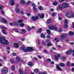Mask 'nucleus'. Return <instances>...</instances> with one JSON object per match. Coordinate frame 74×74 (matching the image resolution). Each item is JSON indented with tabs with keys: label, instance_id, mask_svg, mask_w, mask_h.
I'll list each match as a JSON object with an SVG mask.
<instances>
[{
	"label": "nucleus",
	"instance_id": "f257e3e1",
	"mask_svg": "<svg viewBox=\"0 0 74 74\" xmlns=\"http://www.w3.org/2000/svg\"><path fill=\"white\" fill-rule=\"evenodd\" d=\"M5 37L0 36V42L2 44H6L7 45L9 44V42L6 40H5Z\"/></svg>",
	"mask_w": 74,
	"mask_h": 74
},
{
	"label": "nucleus",
	"instance_id": "f03ea898",
	"mask_svg": "<svg viewBox=\"0 0 74 74\" xmlns=\"http://www.w3.org/2000/svg\"><path fill=\"white\" fill-rule=\"evenodd\" d=\"M66 16L69 18H72L74 16V13L73 12H69L67 13Z\"/></svg>",
	"mask_w": 74,
	"mask_h": 74
},
{
	"label": "nucleus",
	"instance_id": "7ed1b4c3",
	"mask_svg": "<svg viewBox=\"0 0 74 74\" xmlns=\"http://www.w3.org/2000/svg\"><path fill=\"white\" fill-rule=\"evenodd\" d=\"M67 34L64 33L62 35L60 36V39L64 40V39L65 38H66V37H67Z\"/></svg>",
	"mask_w": 74,
	"mask_h": 74
},
{
	"label": "nucleus",
	"instance_id": "20e7f679",
	"mask_svg": "<svg viewBox=\"0 0 74 74\" xmlns=\"http://www.w3.org/2000/svg\"><path fill=\"white\" fill-rule=\"evenodd\" d=\"M2 73L3 74H5V73H7L8 72V69L6 67H4L3 68L1 71Z\"/></svg>",
	"mask_w": 74,
	"mask_h": 74
},
{
	"label": "nucleus",
	"instance_id": "39448f33",
	"mask_svg": "<svg viewBox=\"0 0 74 74\" xmlns=\"http://www.w3.org/2000/svg\"><path fill=\"white\" fill-rule=\"evenodd\" d=\"M62 6L64 8H67L69 7V4L67 3L64 2L62 4Z\"/></svg>",
	"mask_w": 74,
	"mask_h": 74
},
{
	"label": "nucleus",
	"instance_id": "423d86ee",
	"mask_svg": "<svg viewBox=\"0 0 74 74\" xmlns=\"http://www.w3.org/2000/svg\"><path fill=\"white\" fill-rule=\"evenodd\" d=\"M32 21H36L37 19H38V17L37 16H33L32 18Z\"/></svg>",
	"mask_w": 74,
	"mask_h": 74
},
{
	"label": "nucleus",
	"instance_id": "0eeeda50",
	"mask_svg": "<svg viewBox=\"0 0 74 74\" xmlns=\"http://www.w3.org/2000/svg\"><path fill=\"white\" fill-rule=\"evenodd\" d=\"M15 11L17 14H18L20 12V10L18 8V6L16 5V7Z\"/></svg>",
	"mask_w": 74,
	"mask_h": 74
},
{
	"label": "nucleus",
	"instance_id": "6e6552de",
	"mask_svg": "<svg viewBox=\"0 0 74 74\" xmlns=\"http://www.w3.org/2000/svg\"><path fill=\"white\" fill-rule=\"evenodd\" d=\"M27 48L28 52H32V51H33L34 50V48L31 47H28Z\"/></svg>",
	"mask_w": 74,
	"mask_h": 74
},
{
	"label": "nucleus",
	"instance_id": "1a4fd4ad",
	"mask_svg": "<svg viewBox=\"0 0 74 74\" xmlns=\"http://www.w3.org/2000/svg\"><path fill=\"white\" fill-rule=\"evenodd\" d=\"M10 3L11 6H13V5H14V4H15V2L14 0H11L10 1Z\"/></svg>",
	"mask_w": 74,
	"mask_h": 74
},
{
	"label": "nucleus",
	"instance_id": "9d476101",
	"mask_svg": "<svg viewBox=\"0 0 74 74\" xmlns=\"http://www.w3.org/2000/svg\"><path fill=\"white\" fill-rule=\"evenodd\" d=\"M56 68L58 70H59V71H62V69L60 68V66H59V65H57L56 66Z\"/></svg>",
	"mask_w": 74,
	"mask_h": 74
},
{
	"label": "nucleus",
	"instance_id": "9b49d317",
	"mask_svg": "<svg viewBox=\"0 0 74 74\" xmlns=\"http://www.w3.org/2000/svg\"><path fill=\"white\" fill-rule=\"evenodd\" d=\"M57 56L56 55H55V57L56 60H58V59H59V58H60V55L57 54Z\"/></svg>",
	"mask_w": 74,
	"mask_h": 74
},
{
	"label": "nucleus",
	"instance_id": "f8f14e48",
	"mask_svg": "<svg viewBox=\"0 0 74 74\" xmlns=\"http://www.w3.org/2000/svg\"><path fill=\"white\" fill-rule=\"evenodd\" d=\"M55 28V26L53 25H51L50 27H49V29L50 30H53Z\"/></svg>",
	"mask_w": 74,
	"mask_h": 74
},
{
	"label": "nucleus",
	"instance_id": "ddd939ff",
	"mask_svg": "<svg viewBox=\"0 0 74 74\" xmlns=\"http://www.w3.org/2000/svg\"><path fill=\"white\" fill-rule=\"evenodd\" d=\"M2 22L4 23H7V20L5 19L4 18H2Z\"/></svg>",
	"mask_w": 74,
	"mask_h": 74
},
{
	"label": "nucleus",
	"instance_id": "4468645a",
	"mask_svg": "<svg viewBox=\"0 0 74 74\" xmlns=\"http://www.w3.org/2000/svg\"><path fill=\"white\" fill-rule=\"evenodd\" d=\"M14 47H15L16 48H19V44L17 43H14Z\"/></svg>",
	"mask_w": 74,
	"mask_h": 74
},
{
	"label": "nucleus",
	"instance_id": "2eb2a0df",
	"mask_svg": "<svg viewBox=\"0 0 74 74\" xmlns=\"http://www.w3.org/2000/svg\"><path fill=\"white\" fill-rule=\"evenodd\" d=\"M59 65L61 67H64V66H65V64H64L62 63H60Z\"/></svg>",
	"mask_w": 74,
	"mask_h": 74
},
{
	"label": "nucleus",
	"instance_id": "dca6fc26",
	"mask_svg": "<svg viewBox=\"0 0 74 74\" xmlns=\"http://www.w3.org/2000/svg\"><path fill=\"white\" fill-rule=\"evenodd\" d=\"M20 3L21 4H25V1L23 0H21L20 1Z\"/></svg>",
	"mask_w": 74,
	"mask_h": 74
},
{
	"label": "nucleus",
	"instance_id": "f3484780",
	"mask_svg": "<svg viewBox=\"0 0 74 74\" xmlns=\"http://www.w3.org/2000/svg\"><path fill=\"white\" fill-rule=\"evenodd\" d=\"M33 10L34 11H35V12H37L38 11V10H37V8H36V7H33Z\"/></svg>",
	"mask_w": 74,
	"mask_h": 74
},
{
	"label": "nucleus",
	"instance_id": "a211bd4d",
	"mask_svg": "<svg viewBox=\"0 0 74 74\" xmlns=\"http://www.w3.org/2000/svg\"><path fill=\"white\" fill-rule=\"evenodd\" d=\"M58 8L60 10H62L63 9V8L62 7V5H58Z\"/></svg>",
	"mask_w": 74,
	"mask_h": 74
},
{
	"label": "nucleus",
	"instance_id": "6ab92c4d",
	"mask_svg": "<svg viewBox=\"0 0 74 74\" xmlns=\"http://www.w3.org/2000/svg\"><path fill=\"white\" fill-rule=\"evenodd\" d=\"M51 21V20L50 19H49L47 20V23L48 24H49V23H50Z\"/></svg>",
	"mask_w": 74,
	"mask_h": 74
},
{
	"label": "nucleus",
	"instance_id": "aec40b11",
	"mask_svg": "<svg viewBox=\"0 0 74 74\" xmlns=\"http://www.w3.org/2000/svg\"><path fill=\"white\" fill-rule=\"evenodd\" d=\"M0 28L1 29H4L5 30H7V28L6 27H4L3 26H1L0 27Z\"/></svg>",
	"mask_w": 74,
	"mask_h": 74
},
{
	"label": "nucleus",
	"instance_id": "412c9836",
	"mask_svg": "<svg viewBox=\"0 0 74 74\" xmlns=\"http://www.w3.org/2000/svg\"><path fill=\"white\" fill-rule=\"evenodd\" d=\"M38 8L39 10H43V7L42 6H40Z\"/></svg>",
	"mask_w": 74,
	"mask_h": 74
},
{
	"label": "nucleus",
	"instance_id": "4be33fe9",
	"mask_svg": "<svg viewBox=\"0 0 74 74\" xmlns=\"http://www.w3.org/2000/svg\"><path fill=\"white\" fill-rule=\"evenodd\" d=\"M47 34H50L51 33V31H50V30H49V29L47 30Z\"/></svg>",
	"mask_w": 74,
	"mask_h": 74
},
{
	"label": "nucleus",
	"instance_id": "5701e85b",
	"mask_svg": "<svg viewBox=\"0 0 74 74\" xmlns=\"http://www.w3.org/2000/svg\"><path fill=\"white\" fill-rule=\"evenodd\" d=\"M74 34V33L72 32L71 31L69 33V35L70 36H73Z\"/></svg>",
	"mask_w": 74,
	"mask_h": 74
},
{
	"label": "nucleus",
	"instance_id": "b1692460",
	"mask_svg": "<svg viewBox=\"0 0 74 74\" xmlns=\"http://www.w3.org/2000/svg\"><path fill=\"white\" fill-rule=\"evenodd\" d=\"M45 15L44 14H42L40 16V18L42 19L44 18Z\"/></svg>",
	"mask_w": 74,
	"mask_h": 74
},
{
	"label": "nucleus",
	"instance_id": "393cba45",
	"mask_svg": "<svg viewBox=\"0 0 74 74\" xmlns=\"http://www.w3.org/2000/svg\"><path fill=\"white\" fill-rule=\"evenodd\" d=\"M2 32L3 34H7V32H5L4 30H2Z\"/></svg>",
	"mask_w": 74,
	"mask_h": 74
},
{
	"label": "nucleus",
	"instance_id": "a878e982",
	"mask_svg": "<svg viewBox=\"0 0 74 74\" xmlns=\"http://www.w3.org/2000/svg\"><path fill=\"white\" fill-rule=\"evenodd\" d=\"M25 47L24 45L22 46L21 48V50H23V51L25 50Z\"/></svg>",
	"mask_w": 74,
	"mask_h": 74
},
{
	"label": "nucleus",
	"instance_id": "bb28decb",
	"mask_svg": "<svg viewBox=\"0 0 74 74\" xmlns=\"http://www.w3.org/2000/svg\"><path fill=\"white\" fill-rule=\"evenodd\" d=\"M58 5V2L56 1H54L53 2V5Z\"/></svg>",
	"mask_w": 74,
	"mask_h": 74
},
{
	"label": "nucleus",
	"instance_id": "cd10ccee",
	"mask_svg": "<svg viewBox=\"0 0 74 74\" xmlns=\"http://www.w3.org/2000/svg\"><path fill=\"white\" fill-rule=\"evenodd\" d=\"M16 59L18 62H19L20 61V58L19 57H17L16 58Z\"/></svg>",
	"mask_w": 74,
	"mask_h": 74
},
{
	"label": "nucleus",
	"instance_id": "c85d7f7f",
	"mask_svg": "<svg viewBox=\"0 0 74 74\" xmlns=\"http://www.w3.org/2000/svg\"><path fill=\"white\" fill-rule=\"evenodd\" d=\"M21 31L23 33H26V30L25 29H22Z\"/></svg>",
	"mask_w": 74,
	"mask_h": 74
},
{
	"label": "nucleus",
	"instance_id": "c756f323",
	"mask_svg": "<svg viewBox=\"0 0 74 74\" xmlns=\"http://www.w3.org/2000/svg\"><path fill=\"white\" fill-rule=\"evenodd\" d=\"M47 47H50L52 45V44L51 43H49L47 45Z\"/></svg>",
	"mask_w": 74,
	"mask_h": 74
},
{
	"label": "nucleus",
	"instance_id": "7c9ffc66",
	"mask_svg": "<svg viewBox=\"0 0 74 74\" xmlns=\"http://www.w3.org/2000/svg\"><path fill=\"white\" fill-rule=\"evenodd\" d=\"M64 22L65 24H67L68 23V21H67V20L66 19H65L64 21Z\"/></svg>",
	"mask_w": 74,
	"mask_h": 74
},
{
	"label": "nucleus",
	"instance_id": "2f4dec72",
	"mask_svg": "<svg viewBox=\"0 0 74 74\" xmlns=\"http://www.w3.org/2000/svg\"><path fill=\"white\" fill-rule=\"evenodd\" d=\"M18 22L19 23H22V22H23V20H19L18 21Z\"/></svg>",
	"mask_w": 74,
	"mask_h": 74
},
{
	"label": "nucleus",
	"instance_id": "473e14b6",
	"mask_svg": "<svg viewBox=\"0 0 74 74\" xmlns=\"http://www.w3.org/2000/svg\"><path fill=\"white\" fill-rule=\"evenodd\" d=\"M41 37L42 38H45V35L43 34H42L41 35Z\"/></svg>",
	"mask_w": 74,
	"mask_h": 74
},
{
	"label": "nucleus",
	"instance_id": "72a5a7b5",
	"mask_svg": "<svg viewBox=\"0 0 74 74\" xmlns=\"http://www.w3.org/2000/svg\"><path fill=\"white\" fill-rule=\"evenodd\" d=\"M13 26H14V25H18V24L16 22H14L13 23Z\"/></svg>",
	"mask_w": 74,
	"mask_h": 74
},
{
	"label": "nucleus",
	"instance_id": "f704fd0d",
	"mask_svg": "<svg viewBox=\"0 0 74 74\" xmlns=\"http://www.w3.org/2000/svg\"><path fill=\"white\" fill-rule=\"evenodd\" d=\"M42 31V29L41 28L39 29L38 30V33H41Z\"/></svg>",
	"mask_w": 74,
	"mask_h": 74
},
{
	"label": "nucleus",
	"instance_id": "c9c22d12",
	"mask_svg": "<svg viewBox=\"0 0 74 74\" xmlns=\"http://www.w3.org/2000/svg\"><path fill=\"white\" fill-rule=\"evenodd\" d=\"M66 59V57H62L61 58V59L62 60H65Z\"/></svg>",
	"mask_w": 74,
	"mask_h": 74
},
{
	"label": "nucleus",
	"instance_id": "e433bc0d",
	"mask_svg": "<svg viewBox=\"0 0 74 74\" xmlns=\"http://www.w3.org/2000/svg\"><path fill=\"white\" fill-rule=\"evenodd\" d=\"M20 25L21 26V27H23V26H24L25 25L23 23H21L20 24Z\"/></svg>",
	"mask_w": 74,
	"mask_h": 74
},
{
	"label": "nucleus",
	"instance_id": "4c0bfd02",
	"mask_svg": "<svg viewBox=\"0 0 74 74\" xmlns=\"http://www.w3.org/2000/svg\"><path fill=\"white\" fill-rule=\"evenodd\" d=\"M39 74H47V73L45 72L42 73L41 72H40Z\"/></svg>",
	"mask_w": 74,
	"mask_h": 74
},
{
	"label": "nucleus",
	"instance_id": "58836bf2",
	"mask_svg": "<svg viewBox=\"0 0 74 74\" xmlns=\"http://www.w3.org/2000/svg\"><path fill=\"white\" fill-rule=\"evenodd\" d=\"M64 27L65 28L67 29V28H68V25H64Z\"/></svg>",
	"mask_w": 74,
	"mask_h": 74
},
{
	"label": "nucleus",
	"instance_id": "ea45409f",
	"mask_svg": "<svg viewBox=\"0 0 74 74\" xmlns=\"http://www.w3.org/2000/svg\"><path fill=\"white\" fill-rule=\"evenodd\" d=\"M38 69H35L34 70V72L35 73H37V72H38Z\"/></svg>",
	"mask_w": 74,
	"mask_h": 74
},
{
	"label": "nucleus",
	"instance_id": "a19ab883",
	"mask_svg": "<svg viewBox=\"0 0 74 74\" xmlns=\"http://www.w3.org/2000/svg\"><path fill=\"white\" fill-rule=\"evenodd\" d=\"M31 30H32V29H31L30 27V26H28V31H31Z\"/></svg>",
	"mask_w": 74,
	"mask_h": 74
},
{
	"label": "nucleus",
	"instance_id": "79ce46f5",
	"mask_svg": "<svg viewBox=\"0 0 74 74\" xmlns=\"http://www.w3.org/2000/svg\"><path fill=\"white\" fill-rule=\"evenodd\" d=\"M19 72L20 73V74H23V73L21 70H19Z\"/></svg>",
	"mask_w": 74,
	"mask_h": 74
},
{
	"label": "nucleus",
	"instance_id": "37998d69",
	"mask_svg": "<svg viewBox=\"0 0 74 74\" xmlns=\"http://www.w3.org/2000/svg\"><path fill=\"white\" fill-rule=\"evenodd\" d=\"M54 29L56 31H58V28L57 27H54Z\"/></svg>",
	"mask_w": 74,
	"mask_h": 74
},
{
	"label": "nucleus",
	"instance_id": "c03bdc74",
	"mask_svg": "<svg viewBox=\"0 0 74 74\" xmlns=\"http://www.w3.org/2000/svg\"><path fill=\"white\" fill-rule=\"evenodd\" d=\"M10 61L11 63H14V60L12 59H10Z\"/></svg>",
	"mask_w": 74,
	"mask_h": 74
},
{
	"label": "nucleus",
	"instance_id": "a18cd8bd",
	"mask_svg": "<svg viewBox=\"0 0 74 74\" xmlns=\"http://www.w3.org/2000/svg\"><path fill=\"white\" fill-rule=\"evenodd\" d=\"M12 70H13V71H14V70H15V66H12Z\"/></svg>",
	"mask_w": 74,
	"mask_h": 74
},
{
	"label": "nucleus",
	"instance_id": "49530a36",
	"mask_svg": "<svg viewBox=\"0 0 74 74\" xmlns=\"http://www.w3.org/2000/svg\"><path fill=\"white\" fill-rule=\"evenodd\" d=\"M44 52L45 53H47V50L45 49V50H44Z\"/></svg>",
	"mask_w": 74,
	"mask_h": 74
},
{
	"label": "nucleus",
	"instance_id": "de8ad7c7",
	"mask_svg": "<svg viewBox=\"0 0 74 74\" xmlns=\"http://www.w3.org/2000/svg\"><path fill=\"white\" fill-rule=\"evenodd\" d=\"M28 65L29 66H32V63L31 62H29L28 64Z\"/></svg>",
	"mask_w": 74,
	"mask_h": 74
},
{
	"label": "nucleus",
	"instance_id": "09e8293b",
	"mask_svg": "<svg viewBox=\"0 0 74 74\" xmlns=\"http://www.w3.org/2000/svg\"><path fill=\"white\" fill-rule=\"evenodd\" d=\"M25 52H28V49H27H27H24V50Z\"/></svg>",
	"mask_w": 74,
	"mask_h": 74
},
{
	"label": "nucleus",
	"instance_id": "8fccbe9b",
	"mask_svg": "<svg viewBox=\"0 0 74 74\" xmlns=\"http://www.w3.org/2000/svg\"><path fill=\"white\" fill-rule=\"evenodd\" d=\"M70 62H68L67 63V66H69L70 65Z\"/></svg>",
	"mask_w": 74,
	"mask_h": 74
},
{
	"label": "nucleus",
	"instance_id": "3c124183",
	"mask_svg": "<svg viewBox=\"0 0 74 74\" xmlns=\"http://www.w3.org/2000/svg\"><path fill=\"white\" fill-rule=\"evenodd\" d=\"M42 44H43V45H46V43H45V42L43 41L42 42Z\"/></svg>",
	"mask_w": 74,
	"mask_h": 74
},
{
	"label": "nucleus",
	"instance_id": "603ef678",
	"mask_svg": "<svg viewBox=\"0 0 74 74\" xmlns=\"http://www.w3.org/2000/svg\"><path fill=\"white\" fill-rule=\"evenodd\" d=\"M59 2L62 3V2H63L64 1V0H59Z\"/></svg>",
	"mask_w": 74,
	"mask_h": 74
},
{
	"label": "nucleus",
	"instance_id": "864d4df0",
	"mask_svg": "<svg viewBox=\"0 0 74 74\" xmlns=\"http://www.w3.org/2000/svg\"><path fill=\"white\" fill-rule=\"evenodd\" d=\"M46 42H50V40L49 39H47L46 40Z\"/></svg>",
	"mask_w": 74,
	"mask_h": 74
},
{
	"label": "nucleus",
	"instance_id": "5fc2aeb1",
	"mask_svg": "<svg viewBox=\"0 0 74 74\" xmlns=\"http://www.w3.org/2000/svg\"><path fill=\"white\" fill-rule=\"evenodd\" d=\"M0 10L3 9V6H2V5H0Z\"/></svg>",
	"mask_w": 74,
	"mask_h": 74
},
{
	"label": "nucleus",
	"instance_id": "6e6d98bb",
	"mask_svg": "<svg viewBox=\"0 0 74 74\" xmlns=\"http://www.w3.org/2000/svg\"><path fill=\"white\" fill-rule=\"evenodd\" d=\"M68 51H69V53H71V52H72V49H70Z\"/></svg>",
	"mask_w": 74,
	"mask_h": 74
},
{
	"label": "nucleus",
	"instance_id": "4d7b16f0",
	"mask_svg": "<svg viewBox=\"0 0 74 74\" xmlns=\"http://www.w3.org/2000/svg\"><path fill=\"white\" fill-rule=\"evenodd\" d=\"M12 55L13 56H16V54L15 53H13L12 54Z\"/></svg>",
	"mask_w": 74,
	"mask_h": 74
},
{
	"label": "nucleus",
	"instance_id": "13d9d810",
	"mask_svg": "<svg viewBox=\"0 0 74 74\" xmlns=\"http://www.w3.org/2000/svg\"><path fill=\"white\" fill-rule=\"evenodd\" d=\"M14 31L16 32V33H18V30L16 29H14Z\"/></svg>",
	"mask_w": 74,
	"mask_h": 74
},
{
	"label": "nucleus",
	"instance_id": "bf43d9fd",
	"mask_svg": "<svg viewBox=\"0 0 74 74\" xmlns=\"http://www.w3.org/2000/svg\"><path fill=\"white\" fill-rule=\"evenodd\" d=\"M69 51H68L66 52V55H69Z\"/></svg>",
	"mask_w": 74,
	"mask_h": 74
},
{
	"label": "nucleus",
	"instance_id": "052dcab7",
	"mask_svg": "<svg viewBox=\"0 0 74 74\" xmlns=\"http://www.w3.org/2000/svg\"><path fill=\"white\" fill-rule=\"evenodd\" d=\"M47 60L48 62H51V60L49 58H48Z\"/></svg>",
	"mask_w": 74,
	"mask_h": 74
},
{
	"label": "nucleus",
	"instance_id": "680f3d73",
	"mask_svg": "<svg viewBox=\"0 0 74 74\" xmlns=\"http://www.w3.org/2000/svg\"><path fill=\"white\" fill-rule=\"evenodd\" d=\"M21 14L22 15H23V14H25V13H24V12H23V11H21Z\"/></svg>",
	"mask_w": 74,
	"mask_h": 74
},
{
	"label": "nucleus",
	"instance_id": "e2e57ef3",
	"mask_svg": "<svg viewBox=\"0 0 74 74\" xmlns=\"http://www.w3.org/2000/svg\"><path fill=\"white\" fill-rule=\"evenodd\" d=\"M47 38H50V36L49 35H47Z\"/></svg>",
	"mask_w": 74,
	"mask_h": 74
},
{
	"label": "nucleus",
	"instance_id": "0e129e2a",
	"mask_svg": "<svg viewBox=\"0 0 74 74\" xmlns=\"http://www.w3.org/2000/svg\"><path fill=\"white\" fill-rule=\"evenodd\" d=\"M50 11H51L52 12H53V11H54V10H53V9L51 8V9H50Z\"/></svg>",
	"mask_w": 74,
	"mask_h": 74
},
{
	"label": "nucleus",
	"instance_id": "69168bd1",
	"mask_svg": "<svg viewBox=\"0 0 74 74\" xmlns=\"http://www.w3.org/2000/svg\"><path fill=\"white\" fill-rule=\"evenodd\" d=\"M1 12L2 13V14H4V12L3 11L1 10Z\"/></svg>",
	"mask_w": 74,
	"mask_h": 74
},
{
	"label": "nucleus",
	"instance_id": "338daca9",
	"mask_svg": "<svg viewBox=\"0 0 74 74\" xmlns=\"http://www.w3.org/2000/svg\"><path fill=\"white\" fill-rule=\"evenodd\" d=\"M32 30H34V26H33L32 27Z\"/></svg>",
	"mask_w": 74,
	"mask_h": 74
},
{
	"label": "nucleus",
	"instance_id": "774afa93",
	"mask_svg": "<svg viewBox=\"0 0 74 74\" xmlns=\"http://www.w3.org/2000/svg\"><path fill=\"white\" fill-rule=\"evenodd\" d=\"M59 32H62V29H59Z\"/></svg>",
	"mask_w": 74,
	"mask_h": 74
}]
</instances>
